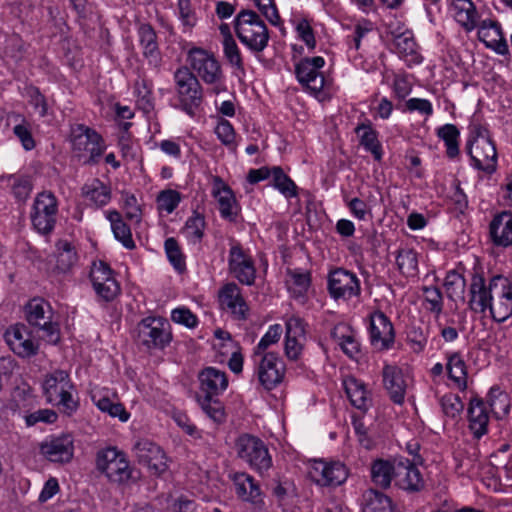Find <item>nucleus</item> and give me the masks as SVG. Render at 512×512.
Here are the masks:
<instances>
[{"mask_svg": "<svg viewBox=\"0 0 512 512\" xmlns=\"http://www.w3.org/2000/svg\"><path fill=\"white\" fill-rule=\"evenodd\" d=\"M469 309L481 315H489L495 322L503 323L512 317V282L503 275L486 280L482 273L474 271L468 290Z\"/></svg>", "mask_w": 512, "mask_h": 512, "instance_id": "1", "label": "nucleus"}, {"mask_svg": "<svg viewBox=\"0 0 512 512\" xmlns=\"http://www.w3.org/2000/svg\"><path fill=\"white\" fill-rule=\"evenodd\" d=\"M235 33L240 42L253 53L263 52L269 43L267 25L253 10H242L234 20Z\"/></svg>", "mask_w": 512, "mask_h": 512, "instance_id": "2", "label": "nucleus"}, {"mask_svg": "<svg viewBox=\"0 0 512 512\" xmlns=\"http://www.w3.org/2000/svg\"><path fill=\"white\" fill-rule=\"evenodd\" d=\"M70 139L73 153L83 164H97L106 149L102 136L84 124L72 126Z\"/></svg>", "mask_w": 512, "mask_h": 512, "instance_id": "3", "label": "nucleus"}, {"mask_svg": "<svg viewBox=\"0 0 512 512\" xmlns=\"http://www.w3.org/2000/svg\"><path fill=\"white\" fill-rule=\"evenodd\" d=\"M237 456L259 475H264L273 465L267 445L259 437L242 434L235 441Z\"/></svg>", "mask_w": 512, "mask_h": 512, "instance_id": "4", "label": "nucleus"}, {"mask_svg": "<svg viewBox=\"0 0 512 512\" xmlns=\"http://www.w3.org/2000/svg\"><path fill=\"white\" fill-rule=\"evenodd\" d=\"M26 320L42 332V338L56 344L60 339V328L54 320L53 309L43 298H33L25 305Z\"/></svg>", "mask_w": 512, "mask_h": 512, "instance_id": "5", "label": "nucleus"}, {"mask_svg": "<svg viewBox=\"0 0 512 512\" xmlns=\"http://www.w3.org/2000/svg\"><path fill=\"white\" fill-rule=\"evenodd\" d=\"M73 385L69 374L64 370H55L46 375L43 382V391L46 399L53 405L63 408L67 414L73 413L77 407V402L73 399L71 390Z\"/></svg>", "mask_w": 512, "mask_h": 512, "instance_id": "6", "label": "nucleus"}, {"mask_svg": "<svg viewBox=\"0 0 512 512\" xmlns=\"http://www.w3.org/2000/svg\"><path fill=\"white\" fill-rule=\"evenodd\" d=\"M96 468L110 481L117 483L128 481L132 474V469L125 453L112 446L97 452Z\"/></svg>", "mask_w": 512, "mask_h": 512, "instance_id": "7", "label": "nucleus"}, {"mask_svg": "<svg viewBox=\"0 0 512 512\" xmlns=\"http://www.w3.org/2000/svg\"><path fill=\"white\" fill-rule=\"evenodd\" d=\"M58 201L50 191L38 193L31 211V222L34 229L46 235L52 232L56 224Z\"/></svg>", "mask_w": 512, "mask_h": 512, "instance_id": "8", "label": "nucleus"}, {"mask_svg": "<svg viewBox=\"0 0 512 512\" xmlns=\"http://www.w3.org/2000/svg\"><path fill=\"white\" fill-rule=\"evenodd\" d=\"M467 151L474 168L487 173L495 171L497 151L486 130L479 129L476 137L468 142Z\"/></svg>", "mask_w": 512, "mask_h": 512, "instance_id": "9", "label": "nucleus"}, {"mask_svg": "<svg viewBox=\"0 0 512 512\" xmlns=\"http://www.w3.org/2000/svg\"><path fill=\"white\" fill-rule=\"evenodd\" d=\"M325 59L321 56L306 57L295 65V75L302 87L311 95L318 97L324 88L325 77L322 68Z\"/></svg>", "mask_w": 512, "mask_h": 512, "instance_id": "10", "label": "nucleus"}, {"mask_svg": "<svg viewBox=\"0 0 512 512\" xmlns=\"http://www.w3.org/2000/svg\"><path fill=\"white\" fill-rule=\"evenodd\" d=\"M187 61L196 77H199L204 83L214 85L221 81V65L212 52L193 47L188 51Z\"/></svg>", "mask_w": 512, "mask_h": 512, "instance_id": "11", "label": "nucleus"}, {"mask_svg": "<svg viewBox=\"0 0 512 512\" xmlns=\"http://www.w3.org/2000/svg\"><path fill=\"white\" fill-rule=\"evenodd\" d=\"M176 90L185 111L192 113L203 98L201 84L196 75L187 67L178 68L174 73Z\"/></svg>", "mask_w": 512, "mask_h": 512, "instance_id": "12", "label": "nucleus"}, {"mask_svg": "<svg viewBox=\"0 0 512 512\" xmlns=\"http://www.w3.org/2000/svg\"><path fill=\"white\" fill-rule=\"evenodd\" d=\"M219 308L235 320H247L250 314L249 305L243 296L242 289L234 282L225 283L217 294Z\"/></svg>", "mask_w": 512, "mask_h": 512, "instance_id": "13", "label": "nucleus"}, {"mask_svg": "<svg viewBox=\"0 0 512 512\" xmlns=\"http://www.w3.org/2000/svg\"><path fill=\"white\" fill-rule=\"evenodd\" d=\"M311 479L321 487H338L349 476V469L340 461H314L309 472Z\"/></svg>", "mask_w": 512, "mask_h": 512, "instance_id": "14", "label": "nucleus"}, {"mask_svg": "<svg viewBox=\"0 0 512 512\" xmlns=\"http://www.w3.org/2000/svg\"><path fill=\"white\" fill-rule=\"evenodd\" d=\"M228 270L241 284L251 286L255 282V262L250 253L239 244H233L229 249Z\"/></svg>", "mask_w": 512, "mask_h": 512, "instance_id": "15", "label": "nucleus"}, {"mask_svg": "<svg viewBox=\"0 0 512 512\" xmlns=\"http://www.w3.org/2000/svg\"><path fill=\"white\" fill-rule=\"evenodd\" d=\"M327 287L334 300L347 301L361 292L360 280L356 274L343 268H337L329 273Z\"/></svg>", "mask_w": 512, "mask_h": 512, "instance_id": "16", "label": "nucleus"}, {"mask_svg": "<svg viewBox=\"0 0 512 512\" xmlns=\"http://www.w3.org/2000/svg\"><path fill=\"white\" fill-rule=\"evenodd\" d=\"M254 357L257 364L256 375L260 384L266 390L274 389L283 381L285 375L283 361L273 352Z\"/></svg>", "mask_w": 512, "mask_h": 512, "instance_id": "17", "label": "nucleus"}, {"mask_svg": "<svg viewBox=\"0 0 512 512\" xmlns=\"http://www.w3.org/2000/svg\"><path fill=\"white\" fill-rule=\"evenodd\" d=\"M4 339L9 348L19 357L30 358L39 350V344L32 337L29 328L24 324H14L7 328Z\"/></svg>", "mask_w": 512, "mask_h": 512, "instance_id": "18", "label": "nucleus"}, {"mask_svg": "<svg viewBox=\"0 0 512 512\" xmlns=\"http://www.w3.org/2000/svg\"><path fill=\"white\" fill-rule=\"evenodd\" d=\"M369 339L371 345L380 351L389 350L394 344L393 324L382 311H376L370 315Z\"/></svg>", "mask_w": 512, "mask_h": 512, "instance_id": "19", "label": "nucleus"}, {"mask_svg": "<svg viewBox=\"0 0 512 512\" xmlns=\"http://www.w3.org/2000/svg\"><path fill=\"white\" fill-rule=\"evenodd\" d=\"M212 196L218 204L220 216L233 222L239 213V205L232 189L219 176L212 179Z\"/></svg>", "mask_w": 512, "mask_h": 512, "instance_id": "20", "label": "nucleus"}, {"mask_svg": "<svg viewBox=\"0 0 512 512\" xmlns=\"http://www.w3.org/2000/svg\"><path fill=\"white\" fill-rule=\"evenodd\" d=\"M394 485L407 492H418L424 486V480L418 467L409 459L396 460Z\"/></svg>", "mask_w": 512, "mask_h": 512, "instance_id": "21", "label": "nucleus"}, {"mask_svg": "<svg viewBox=\"0 0 512 512\" xmlns=\"http://www.w3.org/2000/svg\"><path fill=\"white\" fill-rule=\"evenodd\" d=\"M382 381L390 399L395 404H403L408 388V378L403 370L396 365L386 364L382 369Z\"/></svg>", "mask_w": 512, "mask_h": 512, "instance_id": "22", "label": "nucleus"}, {"mask_svg": "<svg viewBox=\"0 0 512 512\" xmlns=\"http://www.w3.org/2000/svg\"><path fill=\"white\" fill-rule=\"evenodd\" d=\"M450 16L466 32L478 27L481 15L472 0H447Z\"/></svg>", "mask_w": 512, "mask_h": 512, "instance_id": "23", "label": "nucleus"}, {"mask_svg": "<svg viewBox=\"0 0 512 512\" xmlns=\"http://www.w3.org/2000/svg\"><path fill=\"white\" fill-rule=\"evenodd\" d=\"M491 414L482 398L475 396L469 401L467 407L468 428L476 439L488 433Z\"/></svg>", "mask_w": 512, "mask_h": 512, "instance_id": "24", "label": "nucleus"}, {"mask_svg": "<svg viewBox=\"0 0 512 512\" xmlns=\"http://www.w3.org/2000/svg\"><path fill=\"white\" fill-rule=\"evenodd\" d=\"M201 396H219L228 387V377L225 371L209 366L198 374Z\"/></svg>", "mask_w": 512, "mask_h": 512, "instance_id": "25", "label": "nucleus"}, {"mask_svg": "<svg viewBox=\"0 0 512 512\" xmlns=\"http://www.w3.org/2000/svg\"><path fill=\"white\" fill-rule=\"evenodd\" d=\"M489 234L495 246H512V212L502 211L495 214L489 224Z\"/></svg>", "mask_w": 512, "mask_h": 512, "instance_id": "26", "label": "nucleus"}, {"mask_svg": "<svg viewBox=\"0 0 512 512\" xmlns=\"http://www.w3.org/2000/svg\"><path fill=\"white\" fill-rule=\"evenodd\" d=\"M237 497L253 505L263 503L261 489L255 479L245 472H237L231 476Z\"/></svg>", "mask_w": 512, "mask_h": 512, "instance_id": "27", "label": "nucleus"}, {"mask_svg": "<svg viewBox=\"0 0 512 512\" xmlns=\"http://www.w3.org/2000/svg\"><path fill=\"white\" fill-rule=\"evenodd\" d=\"M73 440L69 435L52 438L41 445L42 454L51 462L65 463L73 457Z\"/></svg>", "mask_w": 512, "mask_h": 512, "instance_id": "28", "label": "nucleus"}, {"mask_svg": "<svg viewBox=\"0 0 512 512\" xmlns=\"http://www.w3.org/2000/svg\"><path fill=\"white\" fill-rule=\"evenodd\" d=\"M393 46L398 56L408 65H416L422 62L423 58L418 51L412 31L406 29L394 35Z\"/></svg>", "mask_w": 512, "mask_h": 512, "instance_id": "29", "label": "nucleus"}, {"mask_svg": "<svg viewBox=\"0 0 512 512\" xmlns=\"http://www.w3.org/2000/svg\"><path fill=\"white\" fill-rule=\"evenodd\" d=\"M285 283L290 296L304 304L311 286L310 273L302 269H287Z\"/></svg>", "mask_w": 512, "mask_h": 512, "instance_id": "30", "label": "nucleus"}, {"mask_svg": "<svg viewBox=\"0 0 512 512\" xmlns=\"http://www.w3.org/2000/svg\"><path fill=\"white\" fill-rule=\"evenodd\" d=\"M331 336L349 358L358 359L361 354L360 342L356 332L349 325L344 323L335 325Z\"/></svg>", "mask_w": 512, "mask_h": 512, "instance_id": "31", "label": "nucleus"}, {"mask_svg": "<svg viewBox=\"0 0 512 512\" xmlns=\"http://www.w3.org/2000/svg\"><path fill=\"white\" fill-rule=\"evenodd\" d=\"M445 359V369L453 387L465 391L467 389L468 371L462 354L457 351L446 352Z\"/></svg>", "mask_w": 512, "mask_h": 512, "instance_id": "32", "label": "nucleus"}, {"mask_svg": "<svg viewBox=\"0 0 512 512\" xmlns=\"http://www.w3.org/2000/svg\"><path fill=\"white\" fill-rule=\"evenodd\" d=\"M344 388L351 404L361 411H367L372 404L370 392L365 383L355 377L344 380Z\"/></svg>", "mask_w": 512, "mask_h": 512, "instance_id": "33", "label": "nucleus"}, {"mask_svg": "<svg viewBox=\"0 0 512 512\" xmlns=\"http://www.w3.org/2000/svg\"><path fill=\"white\" fill-rule=\"evenodd\" d=\"M81 194L90 205L97 208L107 205L111 200V188L96 178L82 186Z\"/></svg>", "mask_w": 512, "mask_h": 512, "instance_id": "34", "label": "nucleus"}, {"mask_svg": "<svg viewBox=\"0 0 512 512\" xmlns=\"http://www.w3.org/2000/svg\"><path fill=\"white\" fill-rule=\"evenodd\" d=\"M133 450L139 463L158 474L160 446L157 443L146 438L140 439L135 443Z\"/></svg>", "mask_w": 512, "mask_h": 512, "instance_id": "35", "label": "nucleus"}, {"mask_svg": "<svg viewBox=\"0 0 512 512\" xmlns=\"http://www.w3.org/2000/svg\"><path fill=\"white\" fill-rule=\"evenodd\" d=\"M136 338L139 344L147 349L156 348L160 338V319L147 317L136 328Z\"/></svg>", "mask_w": 512, "mask_h": 512, "instance_id": "36", "label": "nucleus"}, {"mask_svg": "<svg viewBox=\"0 0 512 512\" xmlns=\"http://www.w3.org/2000/svg\"><path fill=\"white\" fill-rule=\"evenodd\" d=\"M486 407H489V413L496 419H502L508 415L510 411V399L506 392L500 389L498 386L490 388L486 401H484Z\"/></svg>", "mask_w": 512, "mask_h": 512, "instance_id": "37", "label": "nucleus"}, {"mask_svg": "<svg viewBox=\"0 0 512 512\" xmlns=\"http://www.w3.org/2000/svg\"><path fill=\"white\" fill-rule=\"evenodd\" d=\"M57 256L55 269L59 273L66 274L70 272L78 262V255L70 242L67 240H59L56 244Z\"/></svg>", "mask_w": 512, "mask_h": 512, "instance_id": "38", "label": "nucleus"}, {"mask_svg": "<svg viewBox=\"0 0 512 512\" xmlns=\"http://www.w3.org/2000/svg\"><path fill=\"white\" fill-rule=\"evenodd\" d=\"M396 460L392 461L378 459L372 463L371 477L372 481L381 488H387L394 482L396 470Z\"/></svg>", "mask_w": 512, "mask_h": 512, "instance_id": "39", "label": "nucleus"}, {"mask_svg": "<svg viewBox=\"0 0 512 512\" xmlns=\"http://www.w3.org/2000/svg\"><path fill=\"white\" fill-rule=\"evenodd\" d=\"M106 218L111 224L115 238L127 249L135 248V242L132 238L130 227L123 221L121 214L116 211H108Z\"/></svg>", "mask_w": 512, "mask_h": 512, "instance_id": "40", "label": "nucleus"}, {"mask_svg": "<svg viewBox=\"0 0 512 512\" xmlns=\"http://www.w3.org/2000/svg\"><path fill=\"white\" fill-rule=\"evenodd\" d=\"M355 132L360 138V144L364 149L370 152L374 159L380 161L382 159L383 151L382 145L377 138V132L370 125H358Z\"/></svg>", "mask_w": 512, "mask_h": 512, "instance_id": "41", "label": "nucleus"}, {"mask_svg": "<svg viewBox=\"0 0 512 512\" xmlns=\"http://www.w3.org/2000/svg\"><path fill=\"white\" fill-rule=\"evenodd\" d=\"M373 31L374 24L370 20L360 19L356 21L351 34L346 36L347 54L358 52L362 41Z\"/></svg>", "mask_w": 512, "mask_h": 512, "instance_id": "42", "label": "nucleus"}, {"mask_svg": "<svg viewBox=\"0 0 512 512\" xmlns=\"http://www.w3.org/2000/svg\"><path fill=\"white\" fill-rule=\"evenodd\" d=\"M436 135L444 142L447 157L456 158L459 155V129L454 124H444L436 129Z\"/></svg>", "mask_w": 512, "mask_h": 512, "instance_id": "43", "label": "nucleus"}, {"mask_svg": "<svg viewBox=\"0 0 512 512\" xmlns=\"http://www.w3.org/2000/svg\"><path fill=\"white\" fill-rule=\"evenodd\" d=\"M362 512H395V508L389 497L371 489L364 495Z\"/></svg>", "mask_w": 512, "mask_h": 512, "instance_id": "44", "label": "nucleus"}, {"mask_svg": "<svg viewBox=\"0 0 512 512\" xmlns=\"http://www.w3.org/2000/svg\"><path fill=\"white\" fill-rule=\"evenodd\" d=\"M198 403L206 416L215 424L220 425L225 422V408L217 396H199Z\"/></svg>", "mask_w": 512, "mask_h": 512, "instance_id": "45", "label": "nucleus"}, {"mask_svg": "<svg viewBox=\"0 0 512 512\" xmlns=\"http://www.w3.org/2000/svg\"><path fill=\"white\" fill-rule=\"evenodd\" d=\"M164 250L167 260L172 265L174 270L182 273L186 270V256L183 249L174 237H169L164 242Z\"/></svg>", "mask_w": 512, "mask_h": 512, "instance_id": "46", "label": "nucleus"}, {"mask_svg": "<svg viewBox=\"0 0 512 512\" xmlns=\"http://www.w3.org/2000/svg\"><path fill=\"white\" fill-rule=\"evenodd\" d=\"M206 222L202 214L194 211L186 220L183 233L185 237L192 243L200 242L204 236Z\"/></svg>", "mask_w": 512, "mask_h": 512, "instance_id": "47", "label": "nucleus"}, {"mask_svg": "<svg viewBox=\"0 0 512 512\" xmlns=\"http://www.w3.org/2000/svg\"><path fill=\"white\" fill-rule=\"evenodd\" d=\"M396 263L399 271L407 276L413 277L418 272L417 253L412 249H400L396 256Z\"/></svg>", "mask_w": 512, "mask_h": 512, "instance_id": "48", "label": "nucleus"}, {"mask_svg": "<svg viewBox=\"0 0 512 512\" xmlns=\"http://www.w3.org/2000/svg\"><path fill=\"white\" fill-rule=\"evenodd\" d=\"M444 286L450 299L464 298L466 281L462 273L458 270H450L447 272Z\"/></svg>", "mask_w": 512, "mask_h": 512, "instance_id": "49", "label": "nucleus"}, {"mask_svg": "<svg viewBox=\"0 0 512 512\" xmlns=\"http://www.w3.org/2000/svg\"><path fill=\"white\" fill-rule=\"evenodd\" d=\"M271 176L273 179V186L286 198H293L297 196L296 184L280 167H273Z\"/></svg>", "mask_w": 512, "mask_h": 512, "instance_id": "50", "label": "nucleus"}, {"mask_svg": "<svg viewBox=\"0 0 512 512\" xmlns=\"http://www.w3.org/2000/svg\"><path fill=\"white\" fill-rule=\"evenodd\" d=\"M139 37L145 57L156 58L158 52L156 32L149 25H141L139 28Z\"/></svg>", "mask_w": 512, "mask_h": 512, "instance_id": "51", "label": "nucleus"}, {"mask_svg": "<svg viewBox=\"0 0 512 512\" xmlns=\"http://www.w3.org/2000/svg\"><path fill=\"white\" fill-rule=\"evenodd\" d=\"M283 334V328L280 324L270 325L266 333L262 336L254 348V356L266 354V350L273 344H276Z\"/></svg>", "mask_w": 512, "mask_h": 512, "instance_id": "52", "label": "nucleus"}, {"mask_svg": "<svg viewBox=\"0 0 512 512\" xmlns=\"http://www.w3.org/2000/svg\"><path fill=\"white\" fill-rule=\"evenodd\" d=\"M222 45L223 53L228 63L235 69L244 71L242 55L233 36H228L226 39H223Z\"/></svg>", "mask_w": 512, "mask_h": 512, "instance_id": "53", "label": "nucleus"}, {"mask_svg": "<svg viewBox=\"0 0 512 512\" xmlns=\"http://www.w3.org/2000/svg\"><path fill=\"white\" fill-rule=\"evenodd\" d=\"M297 36L302 40L309 50L316 46V40L310 22L303 17H298L292 21Z\"/></svg>", "mask_w": 512, "mask_h": 512, "instance_id": "54", "label": "nucleus"}, {"mask_svg": "<svg viewBox=\"0 0 512 512\" xmlns=\"http://www.w3.org/2000/svg\"><path fill=\"white\" fill-rule=\"evenodd\" d=\"M442 412L445 416L455 419L464 409V405L460 397L453 393L443 395L439 400Z\"/></svg>", "mask_w": 512, "mask_h": 512, "instance_id": "55", "label": "nucleus"}, {"mask_svg": "<svg viewBox=\"0 0 512 512\" xmlns=\"http://www.w3.org/2000/svg\"><path fill=\"white\" fill-rule=\"evenodd\" d=\"M90 280L93 288L107 281L116 280L109 265L103 261L93 262L90 270Z\"/></svg>", "mask_w": 512, "mask_h": 512, "instance_id": "56", "label": "nucleus"}, {"mask_svg": "<svg viewBox=\"0 0 512 512\" xmlns=\"http://www.w3.org/2000/svg\"><path fill=\"white\" fill-rule=\"evenodd\" d=\"M122 202V209L125 212L126 218L132 223H140L142 219V209L135 195L123 193Z\"/></svg>", "mask_w": 512, "mask_h": 512, "instance_id": "57", "label": "nucleus"}, {"mask_svg": "<svg viewBox=\"0 0 512 512\" xmlns=\"http://www.w3.org/2000/svg\"><path fill=\"white\" fill-rule=\"evenodd\" d=\"M215 134L217 135V138L223 145H225L229 149L236 148V133L232 124L228 120L221 119L218 122L217 126L215 127Z\"/></svg>", "mask_w": 512, "mask_h": 512, "instance_id": "58", "label": "nucleus"}, {"mask_svg": "<svg viewBox=\"0 0 512 512\" xmlns=\"http://www.w3.org/2000/svg\"><path fill=\"white\" fill-rule=\"evenodd\" d=\"M306 324L304 320L297 316L291 315L285 321V337H291L300 340H306Z\"/></svg>", "mask_w": 512, "mask_h": 512, "instance_id": "59", "label": "nucleus"}, {"mask_svg": "<svg viewBox=\"0 0 512 512\" xmlns=\"http://www.w3.org/2000/svg\"><path fill=\"white\" fill-rule=\"evenodd\" d=\"M252 2L271 25H280L281 18L274 0H252Z\"/></svg>", "mask_w": 512, "mask_h": 512, "instance_id": "60", "label": "nucleus"}, {"mask_svg": "<svg viewBox=\"0 0 512 512\" xmlns=\"http://www.w3.org/2000/svg\"><path fill=\"white\" fill-rule=\"evenodd\" d=\"M350 213L359 221H368L372 218L371 206L364 200L355 197L347 201Z\"/></svg>", "mask_w": 512, "mask_h": 512, "instance_id": "61", "label": "nucleus"}, {"mask_svg": "<svg viewBox=\"0 0 512 512\" xmlns=\"http://www.w3.org/2000/svg\"><path fill=\"white\" fill-rule=\"evenodd\" d=\"M425 302L429 305L427 309L436 314L437 316L443 310V296L437 287H424L423 288Z\"/></svg>", "mask_w": 512, "mask_h": 512, "instance_id": "62", "label": "nucleus"}, {"mask_svg": "<svg viewBox=\"0 0 512 512\" xmlns=\"http://www.w3.org/2000/svg\"><path fill=\"white\" fill-rule=\"evenodd\" d=\"M13 133L20 140L23 148L26 151H30L35 147V141L31 132V125L25 119H22L21 123L17 124L13 128Z\"/></svg>", "mask_w": 512, "mask_h": 512, "instance_id": "63", "label": "nucleus"}, {"mask_svg": "<svg viewBox=\"0 0 512 512\" xmlns=\"http://www.w3.org/2000/svg\"><path fill=\"white\" fill-rule=\"evenodd\" d=\"M184 199V195L176 189L166 188L162 190V210L168 214L173 213Z\"/></svg>", "mask_w": 512, "mask_h": 512, "instance_id": "64", "label": "nucleus"}]
</instances>
